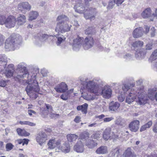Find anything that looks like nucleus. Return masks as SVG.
<instances>
[{
	"label": "nucleus",
	"instance_id": "1",
	"mask_svg": "<svg viewBox=\"0 0 157 157\" xmlns=\"http://www.w3.org/2000/svg\"><path fill=\"white\" fill-rule=\"evenodd\" d=\"M17 71L19 72L16 76L18 79L24 78L27 76L28 80L25 90L28 95L33 99H35L38 97L37 93L39 91L40 88L38 82L36 79V74L33 72H28L24 63H19L17 67Z\"/></svg>",
	"mask_w": 157,
	"mask_h": 157
},
{
	"label": "nucleus",
	"instance_id": "2",
	"mask_svg": "<svg viewBox=\"0 0 157 157\" xmlns=\"http://www.w3.org/2000/svg\"><path fill=\"white\" fill-rule=\"evenodd\" d=\"M57 20L58 22L57 24L55 31L58 34L55 36L57 39L56 44L58 46H59L66 39L64 36L63 35H60L59 33H63L69 31L72 25L68 24V18L65 15H62L59 16Z\"/></svg>",
	"mask_w": 157,
	"mask_h": 157
},
{
	"label": "nucleus",
	"instance_id": "3",
	"mask_svg": "<svg viewBox=\"0 0 157 157\" xmlns=\"http://www.w3.org/2000/svg\"><path fill=\"white\" fill-rule=\"evenodd\" d=\"M148 99L144 90V87L141 86L138 89H131L126 97V101L128 104H130L136 99L137 104L141 105L146 104Z\"/></svg>",
	"mask_w": 157,
	"mask_h": 157
},
{
	"label": "nucleus",
	"instance_id": "4",
	"mask_svg": "<svg viewBox=\"0 0 157 157\" xmlns=\"http://www.w3.org/2000/svg\"><path fill=\"white\" fill-rule=\"evenodd\" d=\"M81 0H78L77 3L74 6L75 11L79 13H84V17L86 19L94 20L97 13L95 9L91 8L88 9L87 6H84V5L82 3Z\"/></svg>",
	"mask_w": 157,
	"mask_h": 157
},
{
	"label": "nucleus",
	"instance_id": "5",
	"mask_svg": "<svg viewBox=\"0 0 157 157\" xmlns=\"http://www.w3.org/2000/svg\"><path fill=\"white\" fill-rule=\"evenodd\" d=\"M82 89L84 92L87 91L93 93L97 95H99L100 94V89L99 87L98 83L96 80H93L88 82H83Z\"/></svg>",
	"mask_w": 157,
	"mask_h": 157
},
{
	"label": "nucleus",
	"instance_id": "6",
	"mask_svg": "<svg viewBox=\"0 0 157 157\" xmlns=\"http://www.w3.org/2000/svg\"><path fill=\"white\" fill-rule=\"evenodd\" d=\"M52 111L53 110L52 106L49 104H46L43 107H42L40 109L41 114L44 117L48 114H49V116L52 118L58 117L59 116V114L52 113Z\"/></svg>",
	"mask_w": 157,
	"mask_h": 157
},
{
	"label": "nucleus",
	"instance_id": "7",
	"mask_svg": "<svg viewBox=\"0 0 157 157\" xmlns=\"http://www.w3.org/2000/svg\"><path fill=\"white\" fill-rule=\"evenodd\" d=\"M152 44H148L146 45L145 49H140L139 51H136L135 53V57L138 59H142L144 58L146 53V51L152 49Z\"/></svg>",
	"mask_w": 157,
	"mask_h": 157
},
{
	"label": "nucleus",
	"instance_id": "8",
	"mask_svg": "<svg viewBox=\"0 0 157 157\" xmlns=\"http://www.w3.org/2000/svg\"><path fill=\"white\" fill-rule=\"evenodd\" d=\"M94 41L92 37H86L83 41L82 46L84 49L87 50L92 48L94 44Z\"/></svg>",
	"mask_w": 157,
	"mask_h": 157
},
{
	"label": "nucleus",
	"instance_id": "9",
	"mask_svg": "<svg viewBox=\"0 0 157 157\" xmlns=\"http://www.w3.org/2000/svg\"><path fill=\"white\" fill-rule=\"evenodd\" d=\"M17 8L19 10L25 13L31 10V6L27 2H22L18 5Z\"/></svg>",
	"mask_w": 157,
	"mask_h": 157
},
{
	"label": "nucleus",
	"instance_id": "10",
	"mask_svg": "<svg viewBox=\"0 0 157 157\" xmlns=\"http://www.w3.org/2000/svg\"><path fill=\"white\" fill-rule=\"evenodd\" d=\"M15 41H13V40L10 37L7 38L5 43V48L7 51H14L15 49Z\"/></svg>",
	"mask_w": 157,
	"mask_h": 157
},
{
	"label": "nucleus",
	"instance_id": "11",
	"mask_svg": "<svg viewBox=\"0 0 157 157\" xmlns=\"http://www.w3.org/2000/svg\"><path fill=\"white\" fill-rule=\"evenodd\" d=\"M16 19L13 16H10L7 18H6L5 24V26L7 28L10 29L13 27L15 25Z\"/></svg>",
	"mask_w": 157,
	"mask_h": 157
},
{
	"label": "nucleus",
	"instance_id": "12",
	"mask_svg": "<svg viewBox=\"0 0 157 157\" xmlns=\"http://www.w3.org/2000/svg\"><path fill=\"white\" fill-rule=\"evenodd\" d=\"M83 40V38L79 36H78L73 40L72 48L74 50L76 51L79 50L81 46Z\"/></svg>",
	"mask_w": 157,
	"mask_h": 157
},
{
	"label": "nucleus",
	"instance_id": "13",
	"mask_svg": "<svg viewBox=\"0 0 157 157\" xmlns=\"http://www.w3.org/2000/svg\"><path fill=\"white\" fill-rule=\"evenodd\" d=\"M100 95H102L105 98H109L112 94V90L110 87L107 86H105L102 88V90H100Z\"/></svg>",
	"mask_w": 157,
	"mask_h": 157
},
{
	"label": "nucleus",
	"instance_id": "14",
	"mask_svg": "<svg viewBox=\"0 0 157 157\" xmlns=\"http://www.w3.org/2000/svg\"><path fill=\"white\" fill-rule=\"evenodd\" d=\"M47 135L45 132H40L36 135V140L41 146L47 140Z\"/></svg>",
	"mask_w": 157,
	"mask_h": 157
},
{
	"label": "nucleus",
	"instance_id": "15",
	"mask_svg": "<svg viewBox=\"0 0 157 157\" xmlns=\"http://www.w3.org/2000/svg\"><path fill=\"white\" fill-rule=\"evenodd\" d=\"M54 89L58 93H63L68 90L67 86L65 83L61 82L60 84L57 85Z\"/></svg>",
	"mask_w": 157,
	"mask_h": 157
},
{
	"label": "nucleus",
	"instance_id": "16",
	"mask_svg": "<svg viewBox=\"0 0 157 157\" xmlns=\"http://www.w3.org/2000/svg\"><path fill=\"white\" fill-rule=\"evenodd\" d=\"M60 141L56 140L54 139L50 140L48 143V148L50 149H53L56 147H57L59 149L60 147Z\"/></svg>",
	"mask_w": 157,
	"mask_h": 157
},
{
	"label": "nucleus",
	"instance_id": "17",
	"mask_svg": "<svg viewBox=\"0 0 157 157\" xmlns=\"http://www.w3.org/2000/svg\"><path fill=\"white\" fill-rule=\"evenodd\" d=\"M7 58L4 55H0V73L2 72L7 65Z\"/></svg>",
	"mask_w": 157,
	"mask_h": 157
},
{
	"label": "nucleus",
	"instance_id": "18",
	"mask_svg": "<svg viewBox=\"0 0 157 157\" xmlns=\"http://www.w3.org/2000/svg\"><path fill=\"white\" fill-rule=\"evenodd\" d=\"M14 65L11 64H9L6 69L5 73L6 76L7 78H10L13 75V74L14 71Z\"/></svg>",
	"mask_w": 157,
	"mask_h": 157
},
{
	"label": "nucleus",
	"instance_id": "19",
	"mask_svg": "<svg viewBox=\"0 0 157 157\" xmlns=\"http://www.w3.org/2000/svg\"><path fill=\"white\" fill-rule=\"evenodd\" d=\"M144 33L143 28L139 27L136 28L134 30L132 33V36L134 38H138L142 36Z\"/></svg>",
	"mask_w": 157,
	"mask_h": 157
},
{
	"label": "nucleus",
	"instance_id": "20",
	"mask_svg": "<svg viewBox=\"0 0 157 157\" xmlns=\"http://www.w3.org/2000/svg\"><path fill=\"white\" fill-rule=\"evenodd\" d=\"M120 104L119 103L116 102H112L109 104V110L112 112H117L119 111Z\"/></svg>",
	"mask_w": 157,
	"mask_h": 157
},
{
	"label": "nucleus",
	"instance_id": "21",
	"mask_svg": "<svg viewBox=\"0 0 157 157\" xmlns=\"http://www.w3.org/2000/svg\"><path fill=\"white\" fill-rule=\"evenodd\" d=\"M139 121L137 120L131 122L129 125L130 130L133 132H137L139 128Z\"/></svg>",
	"mask_w": 157,
	"mask_h": 157
},
{
	"label": "nucleus",
	"instance_id": "22",
	"mask_svg": "<svg viewBox=\"0 0 157 157\" xmlns=\"http://www.w3.org/2000/svg\"><path fill=\"white\" fill-rule=\"evenodd\" d=\"M74 150L77 152L82 153L84 151V145L82 141L78 140L74 147Z\"/></svg>",
	"mask_w": 157,
	"mask_h": 157
},
{
	"label": "nucleus",
	"instance_id": "23",
	"mask_svg": "<svg viewBox=\"0 0 157 157\" xmlns=\"http://www.w3.org/2000/svg\"><path fill=\"white\" fill-rule=\"evenodd\" d=\"M85 145L89 148L92 149L98 145V143L96 141H94L91 139L86 140L85 142Z\"/></svg>",
	"mask_w": 157,
	"mask_h": 157
},
{
	"label": "nucleus",
	"instance_id": "24",
	"mask_svg": "<svg viewBox=\"0 0 157 157\" xmlns=\"http://www.w3.org/2000/svg\"><path fill=\"white\" fill-rule=\"evenodd\" d=\"M26 18L24 15L20 14L16 19L17 24L18 25H23L26 22Z\"/></svg>",
	"mask_w": 157,
	"mask_h": 157
},
{
	"label": "nucleus",
	"instance_id": "25",
	"mask_svg": "<svg viewBox=\"0 0 157 157\" xmlns=\"http://www.w3.org/2000/svg\"><path fill=\"white\" fill-rule=\"evenodd\" d=\"M111 129L108 127L104 131L103 133V137L105 140L110 139L112 135Z\"/></svg>",
	"mask_w": 157,
	"mask_h": 157
},
{
	"label": "nucleus",
	"instance_id": "26",
	"mask_svg": "<svg viewBox=\"0 0 157 157\" xmlns=\"http://www.w3.org/2000/svg\"><path fill=\"white\" fill-rule=\"evenodd\" d=\"M156 90L157 89L155 87L149 89L147 94H146L147 95L148 98L151 100H153L155 99V94Z\"/></svg>",
	"mask_w": 157,
	"mask_h": 157
},
{
	"label": "nucleus",
	"instance_id": "27",
	"mask_svg": "<svg viewBox=\"0 0 157 157\" xmlns=\"http://www.w3.org/2000/svg\"><path fill=\"white\" fill-rule=\"evenodd\" d=\"M108 152V148L107 146H102L97 148L96 153L98 154H104Z\"/></svg>",
	"mask_w": 157,
	"mask_h": 157
},
{
	"label": "nucleus",
	"instance_id": "28",
	"mask_svg": "<svg viewBox=\"0 0 157 157\" xmlns=\"http://www.w3.org/2000/svg\"><path fill=\"white\" fill-rule=\"evenodd\" d=\"M136 155L134 152H132L131 148L128 147L124 151L122 157H136Z\"/></svg>",
	"mask_w": 157,
	"mask_h": 157
},
{
	"label": "nucleus",
	"instance_id": "29",
	"mask_svg": "<svg viewBox=\"0 0 157 157\" xmlns=\"http://www.w3.org/2000/svg\"><path fill=\"white\" fill-rule=\"evenodd\" d=\"M59 149L61 150L62 152L65 153H67L70 151V146L68 143H65L61 147L60 146Z\"/></svg>",
	"mask_w": 157,
	"mask_h": 157
},
{
	"label": "nucleus",
	"instance_id": "30",
	"mask_svg": "<svg viewBox=\"0 0 157 157\" xmlns=\"http://www.w3.org/2000/svg\"><path fill=\"white\" fill-rule=\"evenodd\" d=\"M151 14V10L150 8L146 9L141 13V16L144 18L150 17Z\"/></svg>",
	"mask_w": 157,
	"mask_h": 157
},
{
	"label": "nucleus",
	"instance_id": "31",
	"mask_svg": "<svg viewBox=\"0 0 157 157\" xmlns=\"http://www.w3.org/2000/svg\"><path fill=\"white\" fill-rule=\"evenodd\" d=\"M144 43L143 41L140 40H138L136 41L133 43L132 44V46L134 48L136 51L137 50V48H139L142 47ZM137 50V51H139Z\"/></svg>",
	"mask_w": 157,
	"mask_h": 157
},
{
	"label": "nucleus",
	"instance_id": "32",
	"mask_svg": "<svg viewBox=\"0 0 157 157\" xmlns=\"http://www.w3.org/2000/svg\"><path fill=\"white\" fill-rule=\"evenodd\" d=\"M38 15L37 12L33 10L30 11L29 13V20L32 21L36 19Z\"/></svg>",
	"mask_w": 157,
	"mask_h": 157
},
{
	"label": "nucleus",
	"instance_id": "33",
	"mask_svg": "<svg viewBox=\"0 0 157 157\" xmlns=\"http://www.w3.org/2000/svg\"><path fill=\"white\" fill-rule=\"evenodd\" d=\"M88 107V105L86 103H85L82 105L78 106L77 109L78 110H81L83 113L86 114L87 112Z\"/></svg>",
	"mask_w": 157,
	"mask_h": 157
},
{
	"label": "nucleus",
	"instance_id": "34",
	"mask_svg": "<svg viewBox=\"0 0 157 157\" xmlns=\"http://www.w3.org/2000/svg\"><path fill=\"white\" fill-rule=\"evenodd\" d=\"M85 33L86 35H93L95 33L96 31L93 27H90L86 29Z\"/></svg>",
	"mask_w": 157,
	"mask_h": 157
},
{
	"label": "nucleus",
	"instance_id": "35",
	"mask_svg": "<svg viewBox=\"0 0 157 157\" xmlns=\"http://www.w3.org/2000/svg\"><path fill=\"white\" fill-rule=\"evenodd\" d=\"M48 35L42 34V35H40L39 38L37 39V42L35 43L36 44L38 45L41 44L42 41L48 38Z\"/></svg>",
	"mask_w": 157,
	"mask_h": 157
},
{
	"label": "nucleus",
	"instance_id": "36",
	"mask_svg": "<svg viewBox=\"0 0 157 157\" xmlns=\"http://www.w3.org/2000/svg\"><path fill=\"white\" fill-rule=\"evenodd\" d=\"M119 153V149L116 147L113 150L108 157H118Z\"/></svg>",
	"mask_w": 157,
	"mask_h": 157
},
{
	"label": "nucleus",
	"instance_id": "37",
	"mask_svg": "<svg viewBox=\"0 0 157 157\" xmlns=\"http://www.w3.org/2000/svg\"><path fill=\"white\" fill-rule=\"evenodd\" d=\"M134 84H130L129 83H126L123 84L122 86V89L124 93L127 92L129 89H130L131 87L134 86Z\"/></svg>",
	"mask_w": 157,
	"mask_h": 157
},
{
	"label": "nucleus",
	"instance_id": "38",
	"mask_svg": "<svg viewBox=\"0 0 157 157\" xmlns=\"http://www.w3.org/2000/svg\"><path fill=\"white\" fill-rule=\"evenodd\" d=\"M13 40V41H15V44L20 43L22 40V37L21 36L18 34H17L15 36L10 37Z\"/></svg>",
	"mask_w": 157,
	"mask_h": 157
},
{
	"label": "nucleus",
	"instance_id": "39",
	"mask_svg": "<svg viewBox=\"0 0 157 157\" xmlns=\"http://www.w3.org/2000/svg\"><path fill=\"white\" fill-rule=\"evenodd\" d=\"M17 132L18 135L21 136H29L30 134L27 132L24 129H22L19 128L17 129Z\"/></svg>",
	"mask_w": 157,
	"mask_h": 157
},
{
	"label": "nucleus",
	"instance_id": "40",
	"mask_svg": "<svg viewBox=\"0 0 157 157\" xmlns=\"http://www.w3.org/2000/svg\"><path fill=\"white\" fill-rule=\"evenodd\" d=\"M152 124L151 121H149L147 123L141 127L140 131L142 132L146 130L147 128H150Z\"/></svg>",
	"mask_w": 157,
	"mask_h": 157
},
{
	"label": "nucleus",
	"instance_id": "41",
	"mask_svg": "<svg viewBox=\"0 0 157 157\" xmlns=\"http://www.w3.org/2000/svg\"><path fill=\"white\" fill-rule=\"evenodd\" d=\"M78 136L75 134H69L67 136V140L70 142H73L76 140Z\"/></svg>",
	"mask_w": 157,
	"mask_h": 157
},
{
	"label": "nucleus",
	"instance_id": "42",
	"mask_svg": "<svg viewBox=\"0 0 157 157\" xmlns=\"http://www.w3.org/2000/svg\"><path fill=\"white\" fill-rule=\"evenodd\" d=\"M89 133L88 132H83L80 135V139L82 140H85L86 141V140H87L89 137Z\"/></svg>",
	"mask_w": 157,
	"mask_h": 157
},
{
	"label": "nucleus",
	"instance_id": "43",
	"mask_svg": "<svg viewBox=\"0 0 157 157\" xmlns=\"http://www.w3.org/2000/svg\"><path fill=\"white\" fill-rule=\"evenodd\" d=\"M28 141L29 140L27 139H19L16 140L15 141V142L19 144H22V145H24L25 144H28Z\"/></svg>",
	"mask_w": 157,
	"mask_h": 157
},
{
	"label": "nucleus",
	"instance_id": "44",
	"mask_svg": "<svg viewBox=\"0 0 157 157\" xmlns=\"http://www.w3.org/2000/svg\"><path fill=\"white\" fill-rule=\"evenodd\" d=\"M157 59V49L155 50L152 52L149 59L152 61H154Z\"/></svg>",
	"mask_w": 157,
	"mask_h": 157
},
{
	"label": "nucleus",
	"instance_id": "45",
	"mask_svg": "<svg viewBox=\"0 0 157 157\" xmlns=\"http://www.w3.org/2000/svg\"><path fill=\"white\" fill-rule=\"evenodd\" d=\"M19 123L21 124L28 125L32 126H35L36 125L35 123L28 121H20Z\"/></svg>",
	"mask_w": 157,
	"mask_h": 157
},
{
	"label": "nucleus",
	"instance_id": "46",
	"mask_svg": "<svg viewBox=\"0 0 157 157\" xmlns=\"http://www.w3.org/2000/svg\"><path fill=\"white\" fill-rule=\"evenodd\" d=\"M132 56L130 54H127L124 56V58L126 61L132 60Z\"/></svg>",
	"mask_w": 157,
	"mask_h": 157
},
{
	"label": "nucleus",
	"instance_id": "47",
	"mask_svg": "<svg viewBox=\"0 0 157 157\" xmlns=\"http://www.w3.org/2000/svg\"><path fill=\"white\" fill-rule=\"evenodd\" d=\"M14 147V145L11 143L7 144L6 145V148L7 151H9L11 150Z\"/></svg>",
	"mask_w": 157,
	"mask_h": 157
},
{
	"label": "nucleus",
	"instance_id": "48",
	"mask_svg": "<svg viewBox=\"0 0 157 157\" xmlns=\"http://www.w3.org/2000/svg\"><path fill=\"white\" fill-rule=\"evenodd\" d=\"M6 18V17L4 15H0V25L4 24Z\"/></svg>",
	"mask_w": 157,
	"mask_h": 157
},
{
	"label": "nucleus",
	"instance_id": "49",
	"mask_svg": "<svg viewBox=\"0 0 157 157\" xmlns=\"http://www.w3.org/2000/svg\"><path fill=\"white\" fill-rule=\"evenodd\" d=\"M5 39V36L0 33V46L2 45L4 43Z\"/></svg>",
	"mask_w": 157,
	"mask_h": 157
},
{
	"label": "nucleus",
	"instance_id": "50",
	"mask_svg": "<svg viewBox=\"0 0 157 157\" xmlns=\"http://www.w3.org/2000/svg\"><path fill=\"white\" fill-rule=\"evenodd\" d=\"M115 4V3L114 0H109V3L108 6V8L110 9L113 8L114 5Z\"/></svg>",
	"mask_w": 157,
	"mask_h": 157
},
{
	"label": "nucleus",
	"instance_id": "51",
	"mask_svg": "<svg viewBox=\"0 0 157 157\" xmlns=\"http://www.w3.org/2000/svg\"><path fill=\"white\" fill-rule=\"evenodd\" d=\"M156 29L155 27H152L150 29L151 36L152 37H154L155 36Z\"/></svg>",
	"mask_w": 157,
	"mask_h": 157
},
{
	"label": "nucleus",
	"instance_id": "52",
	"mask_svg": "<svg viewBox=\"0 0 157 157\" xmlns=\"http://www.w3.org/2000/svg\"><path fill=\"white\" fill-rule=\"evenodd\" d=\"M100 134L99 132L95 133L92 135L91 137L92 139H97L100 138Z\"/></svg>",
	"mask_w": 157,
	"mask_h": 157
},
{
	"label": "nucleus",
	"instance_id": "53",
	"mask_svg": "<svg viewBox=\"0 0 157 157\" xmlns=\"http://www.w3.org/2000/svg\"><path fill=\"white\" fill-rule=\"evenodd\" d=\"M6 85V81L2 79V77L0 76V86L2 87L5 86Z\"/></svg>",
	"mask_w": 157,
	"mask_h": 157
},
{
	"label": "nucleus",
	"instance_id": "54",
	"mask_svg": "<svg viewBox=\"0 0 157 157\" xmlns=\"http://www.w3.org/2000/svg\"><path fill=\"white\" fill-rule=\"evenodd\" d=\"M110 140H116L118 138V136L117 135L115 134L113 132H112Z\"/></svg>",
	"mask_w": 157,
	"mask_h": 157
},
{
	"label": "nucleus",
	"instance_id": "55",
	"mask_svg": "<svg viewBox=\"0 0 157 157\" xmlns=\"http://www.w3.org/2000/svg\"><path fill=\"white\" fill-rule=\"evenodd\" d=\"M60 98L64 100H66L68 98V94H63L61 95Z\"/></svg>",
	"mask_w": 157,
	"mask_h": 157
},
{
	"label": "nucleus",
	"instance_id": "56",
	"mask_svg": "<svg viewBox=\"0 0 157 157\" xmlns=\"http://www.w3.org/2000/svg\"><path fill=\"white\" fill-rule=\"evenodd\" d=\"M143 157H157V154L151 153L150 154H146L144 155Z\"/></svg>",
	"mask_w": 157,
	"mask_h": 157
},
{
	"label": "nucleus",
	"instance_id": "57",
	"mask_svg": "<svg viewBox=\"0 0 157 157\" xmlns=\"http://www.w3.org/2000/svg\"><path fill=\"white\" fill-rule=\"evenodd\" d=\"M118 100L121 102H123L125 99V97L122 95H119L118 97Z\"/></svg>",
	"mask_w": 157,
	"mask_h": 157
},
{
	"label": "nucleus",
	"instance_id": "58",
	"mask_svg": "<svg viewBox=\"0 0 157 157\" xmlns=\"http://www.w3.org/2000/svg\"><path fill=\"white\" fill-rule=\"evenodd\" d=\"M114 119L113 118L111 117H106L104 119V122H109Z\"/></svg>",
	"mask_w": 157,
	"mask_h": 157
},
{
	"label": "nucleus",
	"instance_id": "59",
	"mask_svg": "<svg viewBox=\"0 0 157 157\" xmlns=\"http://www.w3.org/2000/svg\"><path fill=\"white\" fill-rule=\"evenodd\" d=\"M81 117L79 116H76L74 120V121L76 123H79L80 121Z\"/></svg>",
	"mask_w": 157,
	"mask_h": 157
},
{
	"label": "nucleus",
	"instance_id": "60",
	"mask_svg": "<svg viewBox=\"0 0 157 157\" xmlns=\"http://www.w3.org/2000/svg\"><path fill=\"white\" fill-rule=\"evenodd\" d=\"M28 113L30 116H32L33 113L35 114L36 113V112L34 111L31 109H29L28 110Z\"/></svg>",
	"mask_w": 157,
	"mask_h": 157
},
{
	"label": "nucleus",
	"instance_id": "61",
	"mask_svg": "<svg viewBox=\"0 0 157 157\" xmlns=\"http://www.w3.org/2000/svg\"><path fill=\"white\" fill-rule=\"evenodd\" d=\"M155 60V61L154 63L153 68L155 70L157 71V59Z\"/></svg>",
	"mask_w": 157,
	"mask_h": 157
},
{
	"label": "nucleus",
	"instance_id": "62",
	"mask_svg": "<svg viewBox=\"0 0 157 157\" xmlns=\"http://www.w3.org/2000/svg\"><path fill=\"white\" fill-rule=\"evenodd\" d=\"M152 129L154 132L157 133V121L154 125Z\"/></svg>",
	"mask_w": 157,
	"mask_h": 157
},
{
	"label": "nucleus",
	"instance_id": "63",
	"mask_svg": "<svg viewBox=\"0 0 157 157\" xmlns=\"http://www.w3.org/2000/svg\"><path fill=\"white\" fill-rule=\"evenodd\" d=\"M144 28L145 30L144 32L145 33L147 34L148 33L150 29V28L147 25H145Z\"/></svg>",
	"mask_w": 157,
	"mask_h": 157
},
{
	"label": "nucleus",
	"instance_id": "64",
	"mask_svg": "<svg viewBox=\"0 0 157 157\" xmlns=\"http://www.w3.org/2000/svg\"><path fill=\"white\" fill-rule=\"evenodd\" d=\"M3 147V142L0 141V150H2Z\"/></svg>",
	"mask_w": 157,
	"mask_h": 157
}]
</instances>
